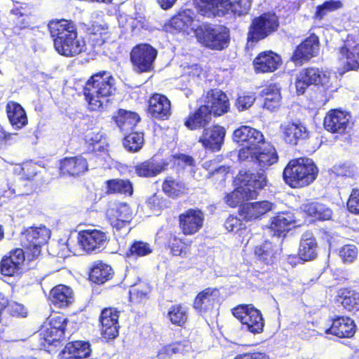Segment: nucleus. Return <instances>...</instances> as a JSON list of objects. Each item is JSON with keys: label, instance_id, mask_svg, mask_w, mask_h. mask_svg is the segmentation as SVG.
<instances>
[{"label": "nucleus", "instance_id": "nucleus-64", "mask_svg": "<svg viewBox=\"0 0 359 359\" xmlns=\"http://www.w3.org/2000/svg\"><path fill=\"white\" fill-rule=\"evenodd\" d=\"M224 227L229 231L236 232L243 228V224L240 219L229 216L225 221Z\"/></svg>", "mask_w": 359, "mask_h": 359}, {"label": "nucleus", "instance_id": "nucleus-2", "mask_svg": "<svg viewBox=\"0 0 359 359\" xmlns=\"http://www.w3.org/2000/svg\"><path fill=\"white\" fill-rule=\"evenodd\" d=\"M238 187L226 196V202L236 207L245 200L255 198L258 191L266 186V177L263 172L253 173L250 170H240L235 181Z\"/></svg>", "mask_w": 359, "mask_h": 359}, {"label": "nucleus", "instance_id": "nucleus-7", "mask_svg": "<svg viewBox=\"0 0 359 359\" xmlns=\"http://www.w3.org/2000/svg\"><path fill=\"white\" fill-rule=\"evenodd\" d=\"M240 161H248L255 163L260 170L267 169L278 161L275 148L268 142H263L259 146L250 149H241L238 153Z\"/></svg>", "mask_w": 359, "mask_h": 359}, {"label": "nucleus", "instance_id": "nucleus-29", "mask_svg": "<svg viewBox=\"0 0 359 359\" xmlns=\"http://www.w3.org/2000/svg\"><path fill=\"white\" fill-rule=\"evenodd\" d=\"M355 324L348 317H339L332 321V326L325 330V334L335 337H353L355 332Z\"/></svg>", "mask_w": 359, "mask_h": 359}, {"label": "nucleus", "instance_id": "nucleus-46", "mask_svg": "<svg viewBox=\"0 0 359 359\" xmlns=\"http://www.w3.org/2000/svg\"><path fill=\"white\" fill-rule=\"evenodd\" d=\"M304 211L309 215L320 220L330 219L332 210L324 204L319 203H311L304 206Z\"/></svg>", "mask_w": 359, "mask_h": 359}, {"label": "nucleus", "instance_id": "nucleus-10", "mask_svg": "<svg viewBox=\"0 0 359 359\" xmlns=\"http://www.w3.org/2000/svg\"><path fill=\"white\" fill-rule=\"evenodd\" d=\"M156 55L157 50L149 44L143 43L134 47L130 53V58L135 72H150Z\"/></svg>", "mask_w": 359, "mask_h": 359}, {"label": "nucleus", "instance_id": "nucleus-30", "mask_svg": "<svg viewBox=\"0 0 359 359\" xmlns=\"http://www.w3.org/2000/svg\"><path fill=\"white\" fill-rule=\"evenodd\" d=\"M86 159L82 156L67 157L60 161V170L64 174L78 176L88 170Z\"/></svg>", "mask_w": 359, "mask_h": 359}, {"label": "nucleus", "instance_id": "nucleus-61", "mask_svg": "<svg viewBox=\"0 0 359 359\" xmlns=\"http://www.w3.org/2000/svg\"><path fill=\"white\" fill-rule=\"evenodd\" d=\"M347 208L351 213L359 214V189H353L347 202Z\"/></svg>", "mask_w": 359, "mask_h": 359}, {"label": "nucleus", "instance_id": "nucleus-9", "mask_svg": "<svg viewBox=\"0 0 359 359\" xmlns=\"http://www.w3.org/2000/svg\"><path fill=\"white\" fill-rule=\"evenodd\" d=\"M50 236V231L44 225L32 226L22 232L20 243L23 248L31 251L36 257L41 252V248L47 243Z\"/></svg>", "mask_w": 359, "mask_h": 359}, {"label": "nucleus", "instance_id": "nucleus-28", "mask_svg": "<svg viewBox=\"0 0 359 359\" xmlns=\"http://www.w3.org/2000/svg\"><path fill=\"white\" fill-rule=\"evenodd\" d=\"M208 101L203 106H208L210 115L221 116L229 109V99L222 90L215 89L208 94Z\"/></svg>", "mask_w": 359, "mask_h": 359}, {"label": "nucleus", "instance_id": "nucleus-8", "mask_svg": "<svg viewBox=\"0 0 359 359\" xmlns=\"http://www.w3.org/2000/svg\"><path fill=\"white\" fill-rule=\"evenodd\" d=\"M232 314L242 323V329L253 334L263 331L264 322L262 315L252 304H241L232 309Z\"/></svg>", "mask_w": 359, "mask_h": 359}, {"label": "nucleus", "instance_id": "nucleus-11", "mask_svg": "<svg viewBox=\"0 0 359 359\" xmlns=\"http://www.w3.org/2000/svg\"><path fill=\"white\" fill-rule=\"evenodd\" d=\"M278 20L274 13H264L252 21L248 39L257 41L277 29Z\"/></svg>", "mask_w": 359, "mask_h": 359}, {"label": "nucleus", "instance_id": "nucleus-63", "mask_svg": "<svg viewBox=\"0 0 359 359\" xmlns=\"http://www.w3.org/2000/svg\"><path fill=\"white\" fill-rule=\"evenodd\" d=\"M37 173V166L33 162H26L21 168L22 177L27 180L33 179Z\"/></svg>", "mask_w": 359, "mask_h": 359}, {"label": "nucleus", "instance_id": "nucleus-23", "mask_svg": "<svg viewBox=\"0 0 359 359\" xmlns=\"http://www.w3.org/2000/svg\"><path fill=\"white\" fill-rule=\"evenodd\" d=\"M220 293L216 288H206L196 297L194 307L201 313H208L213 309L219 302Z\"/></svg>", "mask_w": 359, "mask_h": 359}, {"label": "nucleus", "instance_id": "nucleus-57", "mask_svg": "<svg viewBox=\"0 0 359 359\" xmlns=\"http://www.w3.org/2000/svg\"><path fill=\"white\" fill-rule=\"evenodd\" d=\"M341 6L339 1L330 0L324 2L322 5L317 7L316 16L318 19H322L327 12L334 11Z\"/></svg>", "mask_w": 359, "mask_h": 359}, {"label": "nucleus", "instance_id": "nucleus-58", "mask_svg": "<svg viewBox=\"0 0 359 359\" xmlns=\"http://www.w3.org/2000/svg\"><path fill=\"white\" fill-rule=\"evenodd\" d=\"M255 96L253 93H243L238 96L236 101V107L241 111L249 109L255 101Z\"/></svg>", "mask_w": 359, "mask_h": 359}, {"label": "nucleus", "instance_id": "nucleus-40", "mask_svg": "<svg viewBox=\"0 0 359 359\" xmlns=\"http://www.w3.org/2000/svg\"><path fill=\"white\" fill-rule=\"evenodd\" d=\"M116 125L122 132L132 130L140 121L139 115L135 112L120 109L114 118Z\"/></svg>", "mask_w": 359, "mask_h": 359}, {"label": "nucleus", "instance_id": "nucleus-49", "mask_svg": "<svg viewBox=\"0 0 359 359\" xmlns=\"http://www.w3.org/2000/svg\"><path fill=\"white\" fill-rule=\"evenodd\" d=\"M341 304L348 311H359V292L354 290H344L341 292Z\"/></svg>", "mask_w": 359, "mask_h": 359}, {"label": "nucleus", "instance_id": "nucleus-19", "mask_svg": "<svg viewBox=\"0 0 359 359\" xmlns=\"http://www.w3.org/2000/svg\"><path fill=\"white\" fill-rule=\"evenodd\" d=\"M201 23L194 12L190 9L179 12L170 20V26L175 29L189 33L190 29L195 35H196V31L200 28Z\"/></svg>", "mask_w": 359, "mask_h": 359}, {"label": "nucleus", "instance_id": "nucleus-48", "mask_svg": "<svg viewBox=\"0 0 359 359\" xmlns=\"http://www.w3.org/2000/svg\"><path fill=\"white\" fill-rule=\"evenodd\" d=\"M22 10L21 6H15L10 11L9 19L15 25L13 32L15 34L29 26L28 16Z\"/></svg>", "mask_w": 359, "mask_h": 359}, {"label": "nucleus", "instance_id": "nucleus-39", "mask_svg": "<svg viewBox=\"0 0 359 359\" xmlns=\"http://www.w3.org/2000/svg\"><path fill=\"white\" fill-rule=\"evenodd\" d=\"M187 187L185 183L172 177H167L163 184L162 190L170 198H176L187 193Z\"/></svg>", "mask_w": 359, "mask_h": 359}, {"label": "nucleus", "instance_id": "nucleus-13", "mask_svg": "<svg viewBox=\"0 0 359 359\" xmlns=\"http://www.w3.org/2000/svg\"><path fill=\"white\" fill-rule=\"evenodd\" d=\"M351 115L340 109L330 110L324 118L325 128L332 133L343 134L351 128Z\"/></svg>", "mask_w": 359, "mask_h": 359}, {"label": "nucleus", "instance_id": "nucleus-60", "mask_svg": "<svg viewBox=\"0 0 359 359\" xmlns=\"http://www.w3.org/2000/svg\"><path fill=\"white\" fill-rule=\"evenodd\" d=\"M229 172V167L225 165H220L213 169L211 172H210L208 175V177L212 178L213 180L222 183L225 181L226 177Z\"/></svg>", "mask_w": 359, "mask_h": 359}, {"label": "nucleus", "instance_id": "nucleus-16", "mask_svg": "<svg viewBox=\"0 0 359 359\" xmlns=\"http://www.w3.org/2000/svg\"><path fill=\"white\" fill-rule=\"evenodd\" d=\"M233 142L243 146L242 149H252L264 140L263 134L255 128L248 126H241L233 131Z\"/></svg>", "mask_w": 359, "mask_h": 359}, {"label": "nucleus", "instance_id": "nucleus-25", "mask_svg": "<svg viewBox=\"0 0 359 359\" xmlns=\"http://www.w3.org/2000/svg\"><path fill=\"white\" fill-rule=\"evenodd\" d=\"M118 311L116 309L107 308L102 310L100 320L103 337L118 336Z\"/></svg>", "mask_w": 359, "mask_h": 359}, {"label": "nucleus", "instance_id": "nucleus-41", "mask_svg": "<svg viewBox=\"0 0 359 359\" xmlns=\"http://www.w3.org/2000/svg\"><path fill=\"white\" fill-rule=\"evenodd\" d=\"M7 114L11 125L16 129L22 128L27 123L26 113L19 104H8Z\"/></svg>", "mask_w": 359, "mask_h": 359}, {"label": "nucleus", "instance_id": "nucleus-43", "mask_svg": "<svg viewBox=\"0 0 359 359\" xmlns=\"http://www.w3.org/2000/svg\"><path fill=\"white\" fill-rule=\"evenodd\" d=\"M167 163L147 161L135 166V172L140 177H155L165 170Z\"/></svg>", "mask_w": 359, "mask_h": 359}, {"label": "nucleus", "instance_id": "nucleus-17", "mask_svg": "<svg viewBox=\"0 0 359 359\" xmlns=\"http://www.w3.org/2000/svg\"><path fill=\"white\" fill-rule=\"evenodd\" d=\"M226 135L224 128L214 126L204 128L199 137L198 142L206 149L212 152L219 151L224 144Z\"/></svg>", "mask_w": 359, "mask_h": 359}, {"label": "nucleus", "instance_id": "nucleus-4", "mask_svg": "<svg viewBox=\"0 0 359 359\" xmlns=\"http://www.w3.org/2000/svg\"><path fill=\"white\" fill-rule=\"evenodd\" d=\"M318 168L313 160L300 158L291 160L283 173L285 182L292 188L309 185L316 177Z\"/></svg>", "mask_w": 359, "mask_h": 359}, {"label": "nucleus", "instance_id": "nucleus-51", "mask_svg": "<svg viewBox=\"0 0 359 359\" xmlns=\"http://www.w3.org/2000/svg\"><path fill=\"white\" fill-rule=\"evenodd\" d=\"M255 253L259 257V260L268 264L273 262L276 251L273 249L272 243L266 241L262 245L255 248Z\"/></svg>", "mask_w": 359, "mask_h": 359}, {"label": "nucleus", "instance_id": "nucleus-37", "mask_svg": "<svg viewBox=\"0 0 359 359\" xmlns=\"http://www.w3.org/2000/svg\"><path fill=\"white\" fill-rule=\"evenodd\" d=\"M67 322V319L62 316L53 318L41 327L39 334L40 337H62L65 334Z\"/></svg>", "mask_w": 359, "mask_h": 359}, {"label": "nucleus", "instance_id": "nucleus-15", "mask_svg": "<svg viewBox=\"0 0 359 359\" xmlns=\"http://www.w3.org/2000/svg\"><path fill=\"white\" fill-rule=\"evenodd\" d=\"M280 132L285 142L291 145H297L306 140L309 133L303 123L292 121H283L280 124Z\"/></svg>", "mask_w": 359, "mask_h": 359}, {"label": "nucleus", "instance_id": "nucleus-38", "mask_svg": "<svg viewBox=\"0 0 359 359\" xmlns=\"http://www.w3.org/2000/svg\"><path fill=\"white\" fill-rule=\"evenodd\" d=\"M191 349L188 340H181L163 346L157 353V359H171L175 354H184Z\"/></svg>", "mask_w": 359, "mask_h": 359}, {"label": "nucleus", "instance_id": "nucleus-45", "mask_svg": "<svg viewBox=\"0 0 359 359\" xmlns=\"http://www.w3.org/2000/svg\"><path fill=\"white\" fill-rule=\"evenodd\" d=\"M92 20L89 25L87 30L89 35L98 36L97 39V43L101 45L104 42V39L102 38V34L106 32L107 29V25L102 19V14L100 12H94L92 15Z\"/></svg>", "mask_w": 359, "mask_h": 359}, {"label": "nucleus", "instance_id": "nucleus-34", "mask_svg": "<svg viewBox=\"0 0 359 359\" xmlns=\"http://www.w3.org/2000/svg\"><path fill=\"white\" fill-rule=\"evenodd\" d=\"M339 60L343 66L344 72L356 70L359 68V44L348 48L346 46L340 48Z\"/></svg>", "mask_w": 359, "mask_h": 359}, {"label": "nucleus", "instance_id": "nucleus-54", "mask_svg": "<svg viewBox=\"0 0 359 359\" xmlns=\"http://www.w3.org/2000/svg\"><path fill=\"white\" fill-rule=\"evenodd\" d=\"M338 254L344 264H351L356 259L358 250L355 245L346 244L339 249Z\"/></svg>", "mask_w": 359, "mask_h": 359}, {"label": "nucleus", "instance_id": "nucleus-59", "mask_svg": "<svg viewBox=\"0 0 359 359\" xmlns=\"http://www.w3.org/2000/svg\"><path fill=\"white\" fill-rule=\"evenodd\" d=\"M334 172L338 176L352 177L356 172L354 164L346 162L334 167Z\"/></svg>", "mask_w": 359, "mask_h": 359}, {"label": "nucleus", "instance_id": "nucleus-5", "mask_svg": "<svg viewBox=\"0 0 359 359\" xmlns=\"http://www.w3.org/2000/svg\"><path fill=\"white\" fill-rule=\"evenodd\" d=\"M251 7V0H199L197 3L198 15L208 18L226 14L242 15Z\"/></svg>", "mask_w": 359, "mask_h": 359}, {"label": "nucleus", "instance_id": "nucleus-35", "mask_svg": "<svg viewBox=\"0 0 359 359\" xmlns=\"http://www.w3.org/2000/svg\"><path fill=\"white\" fill-rule=\"evenodd\" d=\"M50 299L54 306L65 308L74 302L73 291L66 285H57L51 290Z\"/></svg>", "mask_w": 359, "mask_h": 359}, {"label": "nucleus", "instance_id": "nucleus-27", "mask_svg": "<svg viewBox=\"0 0 359 359\" xmlns=\"http://www.w3.org/2000/svg\"><path fill=\"white\" fill-rule=\"evenodd\" d=\"M274 208V204L267 201L248 203L241 206L240 215L246 221H251L260 218L268 212L273 210Z\"/></svg>", "mask_w": 359, "mask_h": 359}, {"label": "nucleus", "instance_id": "nucleus-36", "mask_svg": "<svg viewBox=\"0 0 359 359\" xmlns=\"http://www.w3.org/2000/svg\"><path fill=\"white\" fill-rule=\"evenodd\" d=\"M317 243L312 233L306 232L302 235L299 248V257L303 261H311L317 257Z\"/></svg>", "mask_w": 359, "mask_h": 359}, {"label": "nucleus", "instance_id": "nucleus-50", "mask_svg": "<svg viewBox=\"0 0 359 359\" xmlns=\"http://www.w3.org/2000/svg\"><path fill=\"white\" fill-rule=\"evenodd\" d=\"M144 144V137L142 133H131L126 135L123 140L125 148L130 152L138 151Z\"/></svg>", "mask_w": 359, "mask_h": 359}, {"label": "nucleus", "instance_id": "nucleus-22", "mask_svg": "<svg viewBox=\"0 0 359 359\" xmlns=\"http://www.w3.org/2000/svg\"><path fill=\"white\" fill-rule=\"evenodd\" d=\"M90 344L88 341L75 340L66 344L58 355V359H82L90 356Z\"/></svg>", "mask_w": 359, "mask_h": 359}, {"label": "nucleus", "instance_id": "nucleus-31", "mask_svg": "<svg viewBox=\"0 0 359 359\" xmlns=\"http://www.w3.org/2000/svg\"><path fill=\"white\" fill-rule=\"evenodd\" d=\"M211 116L208 106H201L194 113L190 114L184 122L185 126L189 130H194L206 128L210 123Z\"/></svg>", "mask_w": 359, "mask_h": 359}, {"label": "nucleus", "instance_id": "nucleus-12", "mask_svg": "<svg viewBox=\"0 0 359 359\" xmlns=\"http://www.w3.org/2000/svg\"><path fill=\"white\" fill-rule=\"evenodd\" d=\"M107 216L112 228L116 231L126 235L129 232L128 226L133 217V212L126 203H120L107 211Z\"/></svg>", "mask_w": 359, "mask_h": 359}, {"label": "nucleus", "instance_id": "nucleus-53", "mask_svg": "<svg viewBox=\"0 0 359 359\" xmlns=\"http://www.w3.org/2000/svg\"><path fill=\"white\" fill-rule=\"evenodd\" d=\"M168 317L172 323L182 326L187 320V311L180 305L173 306L168 312Z\"/></svg>", "mask_w": 359, "mask_h": 359}, {"label": "nucleus", "instance_id": "nucleus-55", "mask_svg": "<svg viewBox=\"0 0 359 359\" xmlns=\"http://www.w3.org/2000/svg\"><path fill=\"white\" fill-rule=\"evenodd\" d=\"M152 250L149 243L142 241H135L127 252L126 255L128 257H142L150 254Z\"/></svg>", "mask_w": 359, "mask_h": 359}, {"label": "nucleus", "instance_id": "nucleus-1", "mask_svg": "<svg viewBox=\"0 0 359 359\" xmlns=\"http://www.w3.org/2000/svg\"><path fill=\"white\" fill-rule=\"evenodd\" d=\"M48 29L53 38L55 48L60 55L72 57L83 50L84 41L77 38L76 29L72 21H51L48 24Z\"/></svg>", "mask_w": 359, "mask_h": 359}, {"label": "nucleus", "instance_id": "nucleus-26", "mask_svg": "<svg viewBox=\"0 0 359 359\" xmlns=\"http://www.w3.org/2000/svg\"><path fill=\"white\" fill-rule=\"evenodd\" d=\"M25 261V253L22 249L16 248L11 250L8 256H5L1 262V272L4 276H12L21 269Z\"/></svg>", "mask_w": 359, "mask_h": 359}, {"label": "nucleus", "instance_id": "nucleus-56", "mask_svg": "<svg viewBox=\"0 0 359 359\" xmlns=\"http://www.w3.org/2000/svg\"><path fill=\"white\" fill-rule=\"evenodd\" d=\"M86 142L88 144V149L92 151H100L104 148L102 135L99 133H88L86 135Z\"/></svg>", "mask_w": 359, "mask_h": 359}, {"label": "nucleus", "instance_id": "nucleus-24", "mask_svg": "<svg viewBox=\"0 0 359 359\" xmlns=\"http://www.w3.org/2000/svg\"><path fill=\"white\" fill-rule=\"evenodd\" d=\"M148 112L156 119H168L171 114L170 100L165 95L154 94L149 99Z\"/></svg>", "mask_w": 359, "mask_h": 359}, {"label": "nucleus", "instance_id": "nucleus-14", "mask_svg": "<svg viewBox=\"0 0 359 359\" xmlns=\"http://www.w3.org/2000/svg\"><path fill=\"white\" fill-rule=\"evenodd\" d=\"M327 82L328 78L325 72L317 68H308L303 69L297 75L295 86L297 93L302 95L309 86H323Z\"/></svg>", "mask_w": 359, "mask_h": 359}, {"label": "nucleus", "instance_id": "nucleus-62", "mask_svg": "<svg viewBox=\"0 0 359 359\" xmlns=\"http://www.w3.org/2000/svg\"><path fill=\"white\" fill-rule=\"evenodd\" d=\"M8 311L11 316L17 318H25L27 316V310L25 306L15 302L8 304Z\"/></svg>", "mask_w": 359, "mask_h": 359}, {"label": "nucleus", "instance_id": "nucleus-18", "mask_svg": "<svg viewBox=\"0 0 359 359\" xmlns=\"http://www.w3.org/2000/svg\"><path fill=\"white\" fill-rule=\"evenodd\" d=\"M204 214L198 209H189L179 216V224L185 235H193L203 226Z\"/></svg>", "mask_w": 359, "mask_h": 359}, {"label": "nucleus", "instance_id": "nucleus-42", "mask_svg": "<svg viewBox=\"0 0 359 359\" xmlns=\"http://www.w3.org/2000/svg\"><path fill=\"white\" fill-rule=\"evenodd\" d=\"M112 268L103 262L94 264L90 273V279L97 284H103L113 276Z\"/></svg>", "mask_w": 359, "mask_h": 359}, {"label": "nucleus", "instance_id": "nucleus-44", "mask_svg": "<svg viewBox=\"0 0 359 359\" xmlns=\"http://www.w3.org/2000/svg\"><path fill=\"white\" fill-rule=\"evenodd\" d=\"M106 192L131 196L133 193V184L129 180L114 179L106 181Z\"/></svg>", "mask_w": 359, "mask_h": 359}, {"label": "nucleus", "instance_id": "nucleus-3", "mask_svg": "<svg viewBox=\"0 0 359 359\" xmlns=\"http://www.w3.org/2000/svg\"><path fill=\"white\" fill-rule=\"evenodd\" d=\"M115 79L110 72L102 71L93 74L83 88V95L89 108L95 111L101 108L116 90Z\"/></svg>", "mask_w": 359, "mask_h": 359}, {"label": "nucleus", "instance_id": "nucleus-32", "mask_svg": "<svg viewBox=\"0 0 359 359\" xmlns=\"http://www.w3.org/2000/svg\"><path fill=\"white\" fill-rule=\"evenodd\" d=\"M294 222V215L290 212H281L273 217L269 231L274 236H285Z\"/></svg>", "mask_w": 359, "mask_h": 359}, {"label": "nucleus", "instance_id": "nucleus-20", "mask_svg": "<svg viewBox=\"0 0 359 359\" xmlns=\"http://www.w3.org/2000/svg\"><path fill=\"white\" fill-rule=\"evenodd\" d=\"M79 243L86 252H97L103 248L107 243L105 233L97 230H87L79 233Z\"/></svg>", "mask_w": 359, "mask_h": 359}, {"label": "nucleus", "instance_id": "nucleus-33", "mask_svg": "<svg viewBox=\"0 0 359 359\" xmlns=\"http://www.w3.org/2000/svg\"><path fill=\"white\" fill-rule=\"evenodd\" d=\"M280 62V57L272 51L261 53L254 60L255 69L258 72L275 71Z\"/></svg>", "mask_w": 359, "mask_h": 359}, {"label": "nucleus", "instance_id": "nucleus-52", "mask_svg": "<svg viewBox=\"0 0 359 359\" xmlns=\"http://www.w3.org/2000/svg\"><path fill=\"white\" fill-rule=\"evenodd\" d=\"M39 349L54 354L63 346L64 342L61 338H39Z\"/></svg>", "mask_w": 359, "mask_h": 359}, {"label": "nucleus", "instance_id": "nucleus-6", "mask_svg": "<svg viewBox=\"0 0 359 359\" xmlns=\"http://www.w3.org/2000/svg\"><path fill=\"white\" fill-rule=\"evenodd\" d=\"M196 36L202 44L211 49L222 50L229 43V31L221 25L202 22Z\"/></svg>", "mask_w": 359, "mask_h": 359}, {"label": "nucleus", "instance_id": "nucleus-47", "mask_svg": "<svg viewBox=\"0 0 359 359\" xmlns=\"http://www.w3.org/2000/svg\"><path fill=\"white\" fill-rule=\"evenodd\" d=\"M262 94L264 97V108L273 111L278 107L281 97L280 90L276 86L266 87L262 91Z\"/></svg>", "mask_w": 359, "mask_h": 359}, {"label": "nucleus", "instance_id": "nucleus-21", "mask_svg": "<svg viewBox=\"0 0 359 359\" xmlns=\"http://www.w3.org/2000/svg\"><path fill=\"white\" fill-rule=\"evenodd\" d=\"M319 50V39L315 34L306 39L295 50L292 59L297 64L301 65L316 55Z\"/></svg>", "mask_w": 359, "mask_h": 359}]
</instances>
